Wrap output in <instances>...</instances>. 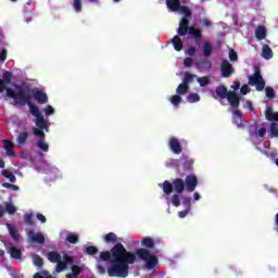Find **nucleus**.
<instances>
[{
    "mask_svg": "<svg viewBox=\"0 0 278 278\" xmlns=\"http://www.w3.org/2000/svg\"><path fill=\"white\" fill-rule=\"evenodd\" d=\"M7 59H8V51L7 50H2L0 52V62H3Z\"/></svg>",
    "mask_w": 278,
    "mask_h": 278,
    "instance_id": "0e129e2a",
    "label": "nucleus"
},
{
    "mask_svg": "<svg viewBox=\"0 0 278 278\" xmlns=\"http://www.w3.org/2000/svg\"><path fill=\"white\" fill-rule=\"evenodd\" d=\"M265 94L267 99H275V89H273V87H266Z\"/></svg>",
    "mask_w": 278,
    "mask_h": 278,
    "instance_id": "a18cd8bd",
    "label": "nucleus"
},
{
    "mask_svg": "<svg viewBox=\"0 0 278 278\" xmlns=\"http://www.w3.org/2000/svg\"><path fill=\"white\" fill-rule=\"evenodd\" d=\"M1 175L3 177H5V179H9V181H11V184H16V176H14V174H12L10 170L3 169L1 172Z\"/></svg>",
    "mask_w": 278,
    "mask_h": 278,
    "instance_id": "c756f323",
    "label": "nucleus"
},
{
    "mask_svg": "<svg viewBox=\"0 0 278 278\" xmlns=\"http://www.w3.org/2000/svg\"><path fill=\"white\" fill-rule=\"evenodd\" d=\"M262 58H264V60H273V49H270V46L268 45L263 46Z\"/></svg>",
    "mask_w": 278,
    "mask_h": 278,
    "instance_id": "6ab92c4d",
    "label": "nucleus"
},
{
    "mask_svg": "<svg viewBox=\"0 0 278 278\" xmlns=\"http://www.w3.org/2000/svg\"><path fill=\"white\" fill-rule=\"evenodd\" d=\"M198 83L200 84V86H201L202 88H205V86H208V85H210V77H207V76L199 77V78H198Z\"/></svg>",
    "mask_w": 278,
    "mask_h": 278,
    "instance_id": "79ce46f5",
    "label": "nucleus"
},
{
    "mask_svg": "<svg viewBox=\"0 0 278 278\" xmlns=\"http://www.w3.org/2000/svg\"><path fill=\"white\" fill-rule=\"evenodd\" d=\"M85 253L87 255H97V253H99V248L94 247V245H88L85 250Z\"/></svg>",
    "mask_w": 278,
    "mask_h": 278,
    "instance_id": "4c0bfd02",
    "label": "nucleus"
},
{
    "mask_svg": "<svg viewBox=\"0 0 278 278\" xmlns=\"http://www.w3.org/2000/svg\"><path fill=\"white\" fill-rule=\"evenodd\" d=\"M166 5L172 12H179V9L181 8V1L180 0H166Z\"/></svg>",
    "mask_w": 278,
    "mask_h": 278,
    "instance_id": "dca6fc26",
    "label": "nucleus"
},
{
    "mask_svg": "<svg viewBox=\"0 0 278 278\" xmlns=\"http://www.w3.org/2000/svg\"><path fill=\"white\" fill-rule=\"evenodd\" d=\"M100 260L111 264L106 269L109 277L126 278L129 275V264H136V254L127 251L119 242L111 251L100 252Z\"/></svg>",
    "mask_w": 278,
    "mask_h": 278,
    "instance_id": "f257e3e1",
    "label": "nucleus"
},
{
    "mask_svg": "<svg viewBox=\"0 0 278 278\" xmlns=\"http://www.w3.org/2000/svg\"><path fill=\"white\" fill-rule=\"evenodd\" d=\"M182 205H184V207H186V210L191 211L192 210V198L184 197L182 198Z\"/></svg>",
    "mask_w": 278,
    "mask_h": 278,
    "instance_id": "58836bf2",
    "label": "nucleus"
},
{
    "mask_svg": "<svg viewBox=\"0 0 278 278\" xmlns=\"http://www.w3.org/2000/svg\"><path fill=\"white\" fill-rule=\"evenodd\" d=\"M172 43L174 46L175 51H181V49H184V42L181 41L179 35L173 37Z\"/></svg>",
    "mask_w": 278,
    "mask_h": 278,
    "instance_id": "aec40b11",
    "label": "nucleus"
},
{
    "mask_svg": "<svg viewBox=\"0 0 278 278\" xmlns=\"http://www.w3.org/2000/svg\"><path fill=\"white\" fill-rule=\"evenodd\" d=\"M118 240V237H116V233L114 232H109L108 235L104 236V242H116Z\"/></svg>",
    "mask_w": 278,
    "mask_h": 278,
    "instance_id": "ea45409f",
    "label": "nucleus"
},
{
    "mask_svg": "<svg viewBox=\"0 0 278 278\" xmlns=\"http://www.w3.org/2000/svg\"><path fill=\"white\" fill-rule=\"evenodd\" d=\"M66 240L70 242V244H77L79 242V236L73 232H70L66 236Z\"/></svg>",
    "mask_w": 278,
    "mask_h": 278,
    "instance_id": "473e14b6",
    "label": "nucleus"
},
{
    "mask_svg": "<svg viewBox=\"0 0 278 278\" xmlns=\"http://www.w3.org/2000/svg\"><path fill=\"white\" fill-rule=\"evenodd\" d=\"M192 64H194V61L192 60V58H186L184 60V65L187 67V68H191Z\"/></svg>",
    "mask_w": 278,
    "mask_h": 278,
    "instance_id": "4d7b16f0",
    "label": "nucleus"
},
{
    "mask_svg": "<svg viewBox=\"0 0 278 278\" xmlns=\"http://www.w3.org/2000/svg\"><path fill=\"white\" fill-rule=\"evenodd\" d=\"M220 73L222 77L226 79L231 77V75H233V65H231L227 60H224L220 64Z\"/></svg>",
    "mask_w": 278,
    "mask_h": 278,
    "instance_id": "6e6552de",
    "label": "nucleus"
},
{
    "mask_svg": "<svg viewBox=\"0 0 278 278\" xmlns=\"http://www.w3.org/2000/svg\"><path fill=\"white\" fill-rule=\"evenodd\" d=\"M5 211L8 212V214L14 215V214H16V206H14L13 204L8 203L5 205Z\"/></svg>",
    "mask_w": 278,
    "mask_h": 278,
    "instance_id": "09e8293b",
    "label": "nucleus"
},
{
    "mask_svg": "<svg viewBox=\"0 0 278 278\" xmlns=\"http://www.w3.org/2000/svg\"><path fill=\"white\" fill-rule=\"evenodd\" d=\"M24 223L29 227H34V214L27 213L24 215Z\"/></svg>",
    "mask_w": 278,
    "mask_h": 278,
    "instance_id": "e433bc0d",
    "label": "nucleus"
},
{
    "mask_svg": "<svg viewBox=\"0 0 278 278\" xmlns=\"http://www.w3.org/2000/svg\"><path fill=\"white\" fill-rule=\"evenodd\" d=\"M45 114H46V116H52V114H55V110L53 109V106L48 105L45 109Z\"/></svg>",
    "mask_w": 278,
    "mask_h": 278,
    "instance_id": "6e6d98bb",
    "label": "nucleus"
},
{
    "mask_svg": "<svg viewBox=\"0 0 278 278\" xmlns=\"http://www.w3.org/2000/svg\"><path fill=\"white\" fill-rule=\"evenodd\" d=\"M66 269V263H64V261H62V258L60 261L56 262V273H62V270Z\"/></svg>",
    "mask_w": 278,
    "mask_h": 278,
    "instance_id": "49530a36",
    "label": "nucleus"
},
{
    "mask_svg": "<svg viewBox=\"0 0 278 278\" xmlns=\"http://www.w3.org/2000/svg\"><path fill=\"white\" fill-rule=\"evenodd\" d=\"M232 121L237 127L242 128L244 127V124H242V117H232Z\"/></svg>",
    "mask_w": 278,
    "mask_h": 278,
    "instance_id": "13d9d810",
    "label": "nucleus"
},
{
    "mask_svg": "<svg viewBox=\"0 0 278 278\" xmlns=\"http://www.w3.org/2000/svg\"><path fill=\"white\" fill-rule=\"evenodd\" d=\"M160 187H162L164 194H167V195L173 194V189H174L173 182L165 180L163 185H160Z\"/></svg>",
    "mask_w": 278,
    "mask_h": 278,
    "instance_id": "412c9836",
    "label": "nucleus"
},
{
    "mask_svg": "<svg viewBox=\"0 0 278 278\" xmlns=\"http://www.w3.org/2000/svg\"><path fill=\"white\" fill-rule=\"evenodd\" d=\"M190 212H191L190 210L185 208L184 211L178 212V216L179 218H186L188 214H190Z\"/></svg>",
    "mask_w": 278,
    "mask_h": 278,
    "instance_id": "052dcab7",
    "label": "nucleus"
},
{
    "mask_svg": "<svg viewBox=\"0 0 278 278\" xmlns=\"http://www.w3.org/2000/svg\"><path fill=\"white\" fill-rule=\"evenodd\" d=\"M34 96L35 101L40 105L49 103V97L40 89H30V96Z\"/></svg>",
    "mask_w": 278,
    "mask_h": 278,
    "instance_id": "0eeeda50",
    "label": "nucleus"
},
{
    "mask_svg": "<svg viewBox=\"0 0 278 278\" xmlns=\"http://www.w3.org/2000/svg\"><path fill=\"white\" fill-rule=\"evenodd\" d=\"M3 84H5L7 86L9 84H12V74L10 72H5L3 75V79H2Z\"/></svg>",
    "mask_w": 278,
    "mask_h": 278,
    "instance_id": "de8ad7c7",
    "label": "nucleus"
},
{
    "mask_svg": "<svg viewBox=\"0 0 278 278\" xmlns=\"http://www.w3.org/2000/svg\"><path fill=\"white\" fill-rule=\"evenodd\" d=\"M27 105L33 116H35L36 118H38L39 116H42V113H40V110L38 109V106L34 105V103L30 102Z\"/></svg>",
    "mask_w": 278,
    "mask_h": 278,
    "instance_id": "cd10ccee",
    "label": "nucleus"
},
{
    "mask_svg": "<svg viewBox=\"0 0 278 278\" xmlns=\"http://www.w3.org/2000/svg\"><path fill=\"white\" fill-rule=\"evenodd\" d=\"M178 10L181 12V14H185L182 18H190V16H192V11H190V9L186 5H180Z\"/></svg>",
    "mask_w": 278,
    "mask_h": 278,
    "instance_id": "f704fd0d",
    "label": "nucleus"
},
{
    "mask_svg": "<svg viewBox=\"0 0 278 278\" xmlns=\"http://www.w3.org/2000/svg\"><path fill=\"white\" fill-rule=\"evenodd\" d=\"M172 204L174 205V207H179V205H181V200L179 199V194L172 195Z\"/></svg>",
    "mask_w": 278,
    "mask_h": 278,
    "instance_id": "c03bdc74",
    "label": "nucleus"
},
{
    "mask_svg": "<svg viewBox=\"0 0 278 278\" xmlns=\"http://www.w3.org/2000/svg\"><path fill=\"white\" fill-rule=\"evenodd\" d=\"M48 260L51 262V264H56V262L62 260V255H60L56 251H51L48 253Z\"/></svg>",
    "mask_w": 278,
    "mask_h": 278,
    "instance_id": "b1692460",
    "label": "nucleus"
},
{
    "mask_svg": "<svg viewBox=\"0 0 278 278\" xmlns=\"http://www.w3.org/2000/svg\"><path fill=\"white\" fill-rule=\"evenodd\" d=\"M5 90L8 91V85L0 78V92H5Z\"/></svg>",
    "mask_w": 278,
    "mask_h": 278,
    "instance_id": "e2e57ef3",
    "label": "nucleus"
},
{
    "mask_svg": "<svg viewBox=\"0 0 278 278\" xmlns=\"http://www.w3.org/2000/svg\"><path fill=\"white\" fill-rule=\"evenodd\" d=\"M197 186H199V178L197 175L190 174L185 178V188L188 192H194L197 190Z\"/></svg>",
    "mask_w": 278,
    "mask_h": 278,
    "instance_id": "423d86ee",
    "label": "nucleus"
},
{
    "mask_svg": "<svg viewBox=\"0 0 278 278\" xmlns=\"http://www.w3.org/2000/svg\"><path fill=\"white\" fill-rule=\"evenodd\" d=\"M215 94L218 97V99H227L228 94H229V90H227V88L225 87V85L218 86L215 89Z\"/></svg>",
    "mask_w": 278,
    "mask_h": 278,
    "instance_id": "f3484780",
    "label": "nucleus"
},
{
    "mask_svg": "<svg viewBox=\"0 0 278 278\" xmlns=\"http://www.w3.org/2000/svg\"><path fill=\"white\" fill-rule=\"evenodd\" d=\"M257 136L258 138H264V136H266V128L262 127L258 131H257Z\"/></svg>",
    "mask_w": 278,
    "mask_h": 278,
    "instance_id": "338daca9",
    "label": "nucleus"
},
{
    "mask_svg": "<svg viewBox=\"0 0 278 278\" xmlns=\"http://www.w3.org/2000/svg\"><path fill=\"white\" fill-rule=\"evenodd\" d=\"M7 227H8L11 238L15 242H18L21 240V235H18V230L16 229V227L12 226L11 224H7Z\"/></svg>",
    "mask_w": 278,
    "mask_h": 278,
    "instance_id": "a211bd4d",
    "label": "nucleus"
},
{
    "mask_svg": "<svg viewBox=\"0 0 278 278\" xmlns=\"http://www.w3.org/2000/svg\"><path fill=\"white\" fill-rule=\"evenodd\" d=\"M226 99L228 100L231 108H235V109L240 108V96H238L236 91H229Z\"/></svg>",
    "mask_w": 278,
    "mask_h": 278,
    "instance_id": "9b49d317",
    "label": "nucleus"
},
{
    "mask_svg": "<svg viewBox=\"0 0 278 278\" xmlns=\"http://www.w3.org/2000/svg\"><path fill=\"white\" fill-rule=\"evenodd\" d=\"M29 139V132L27 131H22L16 138L17 144L23 147V144H26L27 140Z\"/></svg>",
    "mask_w": 278,
    "mask_h": 278,
    "instance_id": "4be33fe9",
    "label": "nucleus"
},
{
    "mask_svg": "<svg viewBox=\"0 0 278 278\" xmlns=\"http://www.w3.org/2000/svg\"><path fill=\"white\" fill-rule=\"evenodd\" d=\"M187 55H190L193 58V55H197V48L195 47H189L186 51Z\"/></svg>",
    "mask_w": 278,
    "mask_h": 278,
    "instance_id": "bf43d9fd",
    "label": "nucleus"
},
{
    "mask_svg": "<svg viewBox=\"0 0 278 278\" xmlns=\"http://www.w3.org/2000/svg\"><path fill=\"white\" fill-rule=\"evenodd\" d=\"M9 253L11 257H13V260H21V257H23V252L21 251V249L16 247H12Z\"/></svg>",
    "mask_w": 278,
    "mask_h": 278,
    "instance_id": "393cba45",
    "label": "nucleus"
},
{
    "mask_svg": "<svg viewBox=\"0 0 278 278\" xmlns=\"http://www.w3.org/2000/svg\"><path fill=\"white\" fill-rule=\"evenodd\" d=\"M249 84H251V86H256V90L258 92L264 90L266 87V81H264V77H262L260 70H255L254 74L249 77Z\"/></svg>",
    "mask_w": 278,
    "mask_h": 278,
    "instance_id": "20e7f679",
    "label": "nucleus"
},
{
    "mask_svg": "<svg viewBox=\"0 0 278 278\" xmlns=\"http://www.w3.org/2000/svg\"><path fill=\"white\" fill-rule=\"evenodd\" d=\"M194 77H197V75L191 74L190 72H186L182 83L187 86H190V84H192L194 81Z\"/></svg>",
    "mask_w": 278,
    "mask_h": 278,
    "instance_id": "bb28decb",
    "label": "nucleus"
},
{
    "mask_svg": "<svg viewBox=\"0 0 278 278\" xmlns=\"http://www.w3.org/2000/svg\"><path fill=\"white\" fill-rule=\"evenodd\" d=\"M187 101L188 103H199V101H201V97L199 96V93H190L187 97Z\"/></svg>",
    "mask_w": 278,
    "mask_h": 278,
    "instance_id": "c9c22d12",
    "label": "nucleus"
},
{
    "mask_svg": "<svg viewBox=\"0 0 278 278\" xmlns=\"http://www.w3.org/2000/svg\"><path fill=\"white\" fill-rule=\"evenodd\" d=\"M36 126L37 129H40V131H49V125H47V121H45L43 115H39V117H36Z\"/></svg>",
    "mask_w": 278,
    "mask_h": 278,
    "instance_id": "2eb2a0df",
    "label": "nucleus"
},
{
    "mask_svg": "<svg viewBox=\"0 0 278 278\" xmlns=\"http://www.w3.org/2000/svg\"><path fill=\"white\" fill-rule=\"evenodd\" d=\"M169 101L175 108H179V103H181V96L179 94L172 96Z\"/></svg>",
    "mask_w": 278,
    "mask_h": 278,
    "instance_id": "a19ab883",
    "label": "nucleus"
},
{
    "mask_svg": "<svg viewBox=\"0 0 278 278\" xmlns=\"http://www.w3.org/2000/svg\"><path fill=\"white\" fill-rule=\"evenodd\" d=\"M34 264H35V266H37L38 268H42V266H45V260H42V258L40 257V255H36V256L34 257Z\"/></svg>",
    "mask_w": 278,
    "mask_h": 278,
    "instance_id": "37998d69",
    "label": "nucleus"
},
{
    "mask_svg": "<svg viewBox=\"0 0 278 278\" xmlns=\"http://www.w3.org/2000/svg\"><path fill=\"white\" fill-rule=\"evenodd\" d=\"M274 114L275 112H273V108L269 106L265 112V117L267 118V121L271 122Z\"/></svg>",
    "mask_w": 278,
    "mask_h": 278,
    "instance_id": "3c124183",
    "label": "nucleus"
},
{
    "mask_svg": "<svg viewBox=\"0 0 278 278\" xmlns=\"http://www.w3.org/2000/svg\"><path fill=\"white\" fill-rule=\"evenodd\" d=\"M72 274H74L77 277H79V275H81V267H79L77 265H73L72 266Z\"/></svg>",
    "mask_w": 278,
    "mask_h": 278,
    "instance_id": "5fc2aeb1",
    "label": "nucleus"
},
{
    "mask_svg": "<svg viewBox=\"0 0 278 278\" xmlns=\"http://www.w3.org/2000/svg\"><path fill=\"white\" fill-rule=\"evenodd\" d=\"M229 60L230 62H238V53L233 50L229 51Z\"/></svg>",
    "mask_w": 278,
    "mask_h": 278,
    "instance_id": "864d4df0",
    "label": "nucleus"
},
{
    "mask_svg": "<svg viewBox=\"0 0 278 278\" xmlns=\"http://www.w3.org/2000/svg\"><path fill=\"white\" fill-rule=\"evenodd\" d=\"M136 255L139 257V260H142L146 262L147 268L149 270H152V268H155L157 266L159 260L155 254H151V251L148 249H138L136 251Z\"/></svg>",
    "mask_w": 278,
    "mask_h": 278,
    "instance_id": "7ed1b4c3",
    "label": "nucleus"
},
{
    "mask_svg": "<svg viewBox=\"0 0 278 278\" xmlns=\"http://www.w3.org/2000/svg\"><path fill=\"white\" fill-rule=\"evenodd\" d=\"M192 166H194V161L188 156H185L182 162V170L185 173H192L193 170Z\"/></svg>",
    "mask_w": 278,
    "mask_h": 278,
    "instance_id": "4468645a",
    "label": "nucleus"
},
{
    "mask_svg": "<svg viewBox=\"0 0 278 278\" xmlns=\"http://www.w3.org/2000/svg\"><path fill=\"white\" fill-rule=\"evenodd\" d=\"M269 137L270 138H278V125L277 123L273 122L270 124V128H269Z\"/></svg>",
    "mask_w": 278,
    "mask_h": 278,
    "instance_id": "2f4dec72",
    "label": "nucleus"
},
{
    "mask_svg": "<svg viewBox=\"0 0 278 278\" xmlns=\"http://www.w3.org/2000/svg\"><path fill=\"white\" fill-rule=\"evenodd\" d=\"M31 242H37V244H45V236L37 232L30 237Z\"/></svg>",
    "mask_w": 278,
    "mask_h": 278,
    "instance_id": "c85d7f7f",
    "label": "nucleus"
},
{
    "mask_svg": "<svg viewBox=\"0 0 278 278\" xmlns=\"http://www.w3.org/2000/svg\"><path fill=\"white\" fill-rule=\"evenodd\" d=\"M212 51H213L212 43L207 41L204 42L203 54L205 55V58H210V55H212Z\"/></svg>",
    "mask_w": 278,
    "mask_h": 278,
    "instance_id": "72a5a7b5",
    "label": "nucleus"
},
{
    "mask_svg": "<svg viewBox=\"0 0 278 278\" xmlns=\"http://www.w3.org/2000/svg\"><path fill=\"white\" fill-rule=\"evenodd\" d=\"M255 38L258 40H264L266 38V27L260 25L255 30Z\"/></svg>",
    "mask_w": 278,
    "mask_h": 278,
    "instance_id": "5701e85b",
    "label": "nucleus"
},
{
    "mask_svg": "<svg viewBox=\"0 0 278 278\" xmlns=\"http://www.w3.org/2000/svg\"><path fill=\"white\" fill-rule=\"evenodd\" d=\"M33 134L34 136L39 138V140L36 143V147H38V149L43 151V153H49V143L45 142L47 138V136L45 135V131L38 128H33Z\"/></svg>",
    "mask_w": 278,
    "mask_h": 278,
    "instance_id": "39448f33",
    "label": "nucleus"
},
{
    "mask_svg": "<svg viewBox=\"0 0 278 278\" xmlns=\"http://www.w3.org/2000/svg\"><path fill=\"white\" fill-rule=\"evenodd\" d=\"M4 149L8 151L9 149H14V143L10 140H4Z\"/></svg>",
    "mask_w": 278,
    "mask_h": 278,
    "instance_id": "680f3d73",
    "label": "nucleus"
},
{
    "mask_svg": "<svg viewBox=\"0 0 278 278\" xmlns=\"http://www.w3.org/2000/svg\"><path fill=\"white\" fill-rule=\"evenodd\" d=\"M174 186V190L177 194H182V192L186 190V180L181 178H176L172 181Z\"/></svg>",
    "mask_w": 278,
    "mask_h": 278,
    "instance_id": "f8f14e48",
    "label": "nucleus"
},
{
    "mask_svg": "<svg viewBox=\"0 0 278 278\" xmlns=\"http://www.w3.org/2000/svg\"><path fill=\"white\" fill-rule=\"evenodd\" d=\"M177 34L178 36H186L187 34H190V20L186 17L180 18Z\"/></svg>",
    "mask_w": 278,
    "mask_h": 278,
    "instance_id": "1a4fd4ad",
    "label": "nucleus"
},
{
    "mask_svg": "<svg viewBox=\"0 0 278 278\" xmlns=\"http://www.w3.org/2000/svg\"><path fill=\"white\" fill-rule=\"evenodd\" d=\"M200 66L202 68H212V62H210L208 60H202L200 61Z\"/></svg>",
    "mask_w": 278,
    "mask_h": 278,
    "instance_id": "603ef678",
    "label": "nucleus"
},
{
    "mask_svg": "<svg viewBox=\"0 0 278 278\" xmlns=\"http://www.w3.org/2000/svg\"><path fill=\"white\" fill-rule=\"evenodd\" d=\"M188 34L189 36H192V38L195 40V45H199V42H201V39L203 38V31L194 26H190Z\"/></svg>",
    "mask_w": 278,
    "mask_h": 278,
    "instance_id": "ddd939ff",
    "label": "nucleus"
},
{
    "mask_svg": "<svg viewBox=\"0 0 278 278\" xmlns=\"http://www.w3.org/2000/svg\"><path fill=\"white\" fill-rule=\"evenodd\" d=\"M189 89H190V86L186 85V83H181L177 87L176 92H177V94L184 96L188 92Z\"/></svg>",
    "mask_w": 278,
    "mask_h": 278,
    "instance_id": "7c9ffc66",
    "label": "nucleus"
},
{
    "mask_svg": "<svg viewBox=\"0 0 278 278\" xmlns=\"http://www.w3.org/2000/svg\"><path fill=\"white\" fill-rule=\"evenodd\" d=\"M7 97L15 101V105L23 108L31 102V88L16 86L15 91L13 89H7Z\"/></svg>",
    "mask_w": 278,
    "mask_h": 278,
    "instance_id": "f03ea898",
    "label": "nucleus"
},
{
    "mask_svg": "<svg viewBox=\"0 0 278 278\" xmlns=\"http://www.w3.org/2000/svg\"><path fill=\"white\" fill-rule=\"evenodd\" d=\"M73 8L75 12H81V0H73Z\"/></svg>",
    "mask_w": 278,
    "mask_h": 278,
    "instance_id": "8fccbe9b",
    "label": "nucleus"
},
{
    "mask_svg": "<svg viewBox=\"0 0 278 278\" xmlns=\"http://www.w3.org/2000/svg\"><path fill=\"white\" fill-rule=\"evenodd\" d=\"M168 147L173 153L176 155H180V153L184 151V148H181V142H179V139L177 137H170L168 141Z\"/></svg>",
    "mask_w": 278,
    "mask_h": 278,
    "instance_id": "9d476101",
    "label": "nucleus"
},
{
    "mask_svg": "<svg viewBox=\"0 0 278 278\" xmlns=\"http://www.w3.org/2000/svg\"><path fill=\"white\" fill-rule=\"evenodd\" d=\"M63 260H64L63 263L65 264V266L67 264H73V257H71L68 255H64Z\"/></svg>",
    "mask_w": 278,
    "mask_h": 278,
    "instance_id": "69168bd1",
    "label": "nucleus"
},
{
    "mask_svg": "<svg viewBox=\"0 0 278 278\" xmlns=\"http://www.w3.org/2000/svg\"><path fill=\"white\" fill-rule=\"evenodd\" d=\"M232 118H242V111L235 110L233 111V117Z\"/></svg>",
    "mask_w": 278,
    "mask_h": 278,
    "instance_id": "774afa93",
    "label": "nucleus"
},
{
    "mask_svg": "<svg viewBox=\"0 0 278 278\" xmlns=\"http://www.w3.org/2000/svg\"><path fill=\"white\" fill-rule=\"evenodd\" d=\"M142 247H146V249H153L155 247V241L151 237H146L141 241Z\"/></svg>",
    "mask_w": 278,
    "mask_h": 278,
    "instance_id": "a878e982",
    "label": "nucleus"
}]
</instances>
